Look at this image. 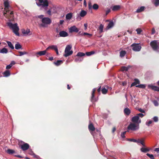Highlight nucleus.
I'll return each mask as SVG.
<instances>
[{
  "instance_id": "1",
  "label": "nucleus",
  "mask_w": 159,
  "mask_h": 159,
  "mask_svg": "<svg viewBox=\"0 0 159 159\" xmlns=\"http://www.w3.org/2000/svg\"><path fill=\"white\" fill-rule=\"evenodd\" d=\"M44 16L40 15L38 16V17L41 19L42 23L40 24V26L43 27H47L52 22L51 19L48 17H44Z\"/></svg>"
},
{
  "instance_id": "2",
  "label": "nucleus",
  "mask_w": 159,
  "mask_h": 159,
  "mask_svg": "<svg viewBox=\"0 0 159 159\" xmlns=\"http://www.w3.org/2000/svg\"><path fill=\"white\" fill-rule=\"evenodd\" d=\"M4 5L5 6V10L3 13L4 15L7 18L12 17L13 16V12L12 11H10L8 10V7L9 6V4L8 0H6L4 2Z\"/></svg>"
},
{
  "instance_id": "3",
  "label": "nucleus",
  "mask_w": 159,
  "mask_h": 159,
  "mask_svg": "<svg viewBox=\"0 0 159 159\" xmlns=\"http://www.w3.org/2000/svg\"><path fill=\"white\" fill-rule=\"evenodd\" d=\"M48 0H39V2H36L37 5L41 9L46 10L48 5Z\"/></svg>"
},
{
  "instance_id": "4",
  "label": "nucleus",
  "mask_w": 159,
  "mask_h": 159,
  "mask_svg": "<svg viewBox=\"0 0 159 159\" xmlns=\"http://www.w3.org/2000/svg\"><path fill=\"white\" fill-rule=\"evenodd\" d=\"M7 24L9 28L12 30L13 32L17 36H19L20 34L18 32L19 29L17 23L12 24L11 22H9Z\"/></svg>"
},
{
  "instance_id": "5",
  "label": "nucleus",
  "mask_w": 159,
  "mask_h": 159,
  "mask_svg": "<svg viewBox=\"0 0 159 159\" xmlns=\"http://www.w3.org/2000/svg\"><path fill=\"white\" fill-rule=\"evenodd\" d=\"M150 44L154 50L159 52V42L158 41L154 40L151 42Z\"/></svg>"
},
{
  "instance_id": "6",
  "label": "nucleus",
  "mask_w": 159,
  "mask_h": 159,
  "mask_svg": "<svg viewBox=\"0 0 159 159\" xmlns=\"http://www.w3.org/2000/svg\"><path fill=\"white\" fill-rule=\"evenodd\" d=\"M139 129V125L134 123H130L127 127V131H128L129 130L135 131L138 130Z\"/></svg>"
},
{
  "instance_id": "7",
  "label": "nucleus",
  "mask_w": 159,
  "mask_h": 159,
  "mask_svg": "<svg viewBox=\"0 0 159 159\" xmlns=\"http://www.w3.org/2000/svg\"><path fill=\"white\" fill-rule=\"evenodd\" d=\"M72 46L70 45L66 46L65 50V54L64 55V57H66L72 54L73 51L70 50Z\"/></svg>"
},
{
  "instance_id": "8",
  "label": "nucleus",
  "mask_w": 159,
  "mask_h": 159,
  "mask_svg": "<svg viewBox=\"0 0 159 159\" xmlns=\"http://www.w3.org/2000/svg\"><path fill=\"white\" fill-rule=\"evenodd\" d=\"M131 47L132 50L134 52L140 51L142 48L140 43H134L131 45Z\"/></svg>"
},
{
  "instance_id": "9",
  "label": "nucleus",
  "mask_w": 159,
  "mask_h": 159,
  "mask_svg": "<svg viewBox=\"0 0 159 159\" xmlns=\"http://www.w3.org/2000/svg\"><path fill=\"white\" fill-rule=\"evenodd\" d=\"M131 121L134 123L137 124V125H139L141 122V119L137 115L132 118Z\"/></svg>"
},
{
  "instance_id": "10",
  "label": "nucleus",
  "mask_w": 159,
  "mask_h": 159,
  "mask_svg": "<svg viewBox=\"0 0 159 159\" xmlns=\"http://www.w3.org/2000/svg\"><path fill=\"white\" fill-rule=\"evenodd\" d=\"M69 32L71 33L73 32H77L79 31V30L74 25L71 27L69 29Z\"/></svg>"
},
{
  "instance_id": "11",
  "label": "nucleus",
  "mask_w": 159,
  "mask_h": 159,
  "mask_svg": "<svg viewBox=\"0 0 159 159\" xmlns=\"http://www.w3.org/2000/svg\"><path fill=\"white\" fill-rule=\"evenodd\" d=\"M21 149L23 151H25L27 150L29 147V145L27 143H24L20 145Z\"/></svg>"
},
{
  "instance_id": "12",
  "label": "nucleus",
  "mask_w": 159,
  "mask_h": 159,
  "mask_svg": "<svg viewBox=\"0 0 159 159\" xmlns=\"http://www.w3.org/2000/svg\"><path fill=\"white\" fill-rule=\"evenodd\" d=\"M148 87L151 88L152 89L155 91L159 92V87L154 86L152 84H150L148 85Z\"/></svg>"
},
{
  "instance_id": "13",
  "label": "nucleus",
  "mask_w": 159,
  "mask_h": 159,
  "mask_svg": "<svg viewBox=\"0 0 159 159\" xmlns=\"http://www.w3.org/2000/svg\"><path fill=\"white\" fill-rule=\"evenodd\" d=\"M22 33L25 35H30L31 34H30V29L28 28L26 29H22Z\"/></svg>"
},
{
  "instance_id": "14",
  "label": "nucleus",
  "mask_w": 159,
  "mask_h": 159,
  "mask_svg": "<svg viewBox=\"0 0 159 159\" xmlns=\"http://www.w3.org/2000/svg\"><path fill=\"white\" fill-rule=\"evenodd\" d=\"M47 50H46L41 51L39 52H38L36 53V55L37 56V57H38L37 55H38L39 56H41L45 55L47 52Z\"/></svg>"
},
{
  "instance_id": "15",
  "label": "nucleus",
  "mask_w": 159,
  "mask_h": 159,
  "mask_svg": "<svg viewBox=\"0 0 159 159\" xmlns=\"http://www.w3.org/2000/svg\"><path fill=\"white\" fill-rule=\"evenodd\" d=\"M59 35L60 37H66L68 36V34L66 32L64 31H62L60 32Z\"/></svg>"
},
{
  "instance_id": "16",
  "label": "nucleus",
  "mask_w": 159,
  "mask_h": 159,
  "mask_svg": "<svg viewBox=\"0 0 159 159\" xmlns=\"http://www.w3.org/2000/svg\"><path fill=\"white\" fill-rule=\"evenodd\" d=\"M96 90V88H94L93 89V91L92 93V96H91V101L92 102H95L96 100L94 98V93L95 92V91Z\"/></svg>"
},
{
  "instance_id": "17",
  "label": "nucleus",
  "mask_w": 159,
  "mask_h": 159,
  "mask_svg": "<svg viewBox=\"0 0 159 159\" xmlns=\"http://www.w3.org/2000/svg\"><path fill=\"white\" fill-rule=\"evenodd\" d=\"M114 25V23L113 21H110L108 24V25L107 27V29H109L112 27Z\"/></svg>"
},
{
  "instance_id": "18",
  "label": "nucleus",
  "mask_w": 159,
  "mask_h": 159,
  "mask_svg": "<svg viewBox=\"0 0 159 159\" xmlns=\"http://www.w3.org/2000/svg\"><path fill=\"white\" fill-rule=\"evenodd\" d=\"M134 80V82L132 83L131 85V87L135 86L137 84H139L140 83V81L138 79H135Z\"/></svg>"
},
{
  "instance_id": "19",
  "label": "nucleus",
  "mask_w": 159,
  "mask_h": 159,
  "mask_svg": "<svg viewBox=\"0 0 159 159\" xmlns=\"http://www.w3.org/2000/svg\"><path fill=\"white\" fill-rule=\"evenodd\" d=\"M57 48V46L56 45H52L48 47L47 48L46 50H48L49 49H52L54 50L55 51Z\"/></svg>"
},
{
  "instance_id": "20",
  "label": "nucleus",
  "mask_w": 159,
  "mask_h": 159,
  "mask_svg": "<svg viewBox=\"0 0 159 159\" xmlns=\"http://www.w3.org/2000/svg\"><path fill=\"white\" fill-rule=\"evenodd\" d=\"M104 26L102 24H101L98 27V30L100 33H101L103 32Z\"/></svg>"
},
{
  "instance_id": "21",
  "label": "nucleus",
  "mask_w": 159,
  "mask_h": 159,
  "mask_svg": "<svg viewBox=\"0 0 159 159\" xmlns=\"http://www.w3.org/2000/svg\"><path fill=\"white\" fill-rule=\"evenodd\" d=\"M145 9V7L144 6H141L140 7H139L136 11V12L137 13L140 12L144 11Z\"/></svg>"
},
{
  "instance_id": "22",
  "label": "nucleus",
  "mask_w": 159,
  "mask_h": 159,
  "mask_svg": "<svg viewBox=\"0 0 159 159\" xmlns=\"http://www.w3.org/2000/svg\"><path fill=\"white\" fill-rule=\"evenodd\" d=\"M89 131H94L95 130V127L92 123L90 124L89 125Z\"/></svg>"
},
{
  "instance_id": "23",
  "label": "nucleus",
  "mask_w": 159,
  "mask_h": 159,
  "mask_svg": "<svg viewBox=\"0 0 159 159\" xmlns=\"http://www.w3.org/2000/svg\"><path fill=\"white\" fill-rule=\"evenodd\" d=\"M120 8L119 5H115L112 7V10L113 11H116L119 10Z\"/></svg>"
},
{
  "instance_id": "24",
  "label": "nucleus",
  "mask_w": 159,
  "mask_h": 159,
  "mask_svg": "<svg viewBox=\"0 0 159 159\" xmlns=\"http://www.w3.org/2000/svg\"><path fill=\"white\" fill-rule=\"evenodd\" d=\"M72 14L71 13H69L67 14L66 16V18L67 20H70L72 18Z\"/></svg>"
},
{
  "instance_id": "25",
  "label": "nucleus",
  "mask_w": 159,
  "mask_h": 159,
  "mask_svg": "<svg viewBox=\"0 0 159 159\" xmlns=\"http://www.w3.org/2000/svg\"><path fill=\"white\" fill-rule=\"evenodd\" d=\"M87 14V12L84 10H82L80 13V16L81 17H83Z\"/></svg>"
},
{
  "instance_id": "26",
  "label": "nucleus",
  "mask_w": 159,
  "mask_h": 159,
  "mask_svg": "<svg viewBox=\"0 0 159 159\" xmlns=\"http://www.w3.org/2000/svg\"><path fill=\"white\" fill-rule=\"evenodd\" d=\"M8 52L7 50V48H3L0 50V53H1L4 54L7 53Z\"/></svg>"
},
{
  "instance_id": "27",
  "label": "nucleus",
  "mask_w": 159,
  "mask_h": 159,
  "mask_svg": "<svg viewBox=\"0 0 159 159\" xmlns=\"http://www.w3.org/2000/svg\"><path fill=\"white\" fill-rule=\"evenodd\" d=\"M63 62V61L62 60H57L56 62H54V63L55 65L57 66H58L62 64Z\"/></svg>"
},
{
  "instance_id": "28",
  "label": "nucleus",
  "mask_w": 159,
  "mask_h": 159,
  "mask_svg": "<svg viewBox=\"0 0 159 159\" xmlns=\"http://www.w3.org/2000/svg\"><path fill=\"white\" fill-rule=\"evenodd\" d=\"M130 67V66H129L127 67L124 66H122L121 67V69L122 71H127L128 70Z\"/></svg>"
},
{
  "instance_id": "29",
  "label": "nucleus",
  "mask_w": 159,
  "mask_h": 159,
  "mask_svg": "<svg viewBox=\"0 0 159 159\" xmlns=\"http://www.w3.org/2000/svg\"><path fill=\"white\" fill-rule=\"evenodd\" d=\"M126 54V52L125 51H121L120 52V56L121 57H123L125 56Z\"/></svg>"
},
{
  "instance_id": "30",
  "label": "nucleus",
  "mask_w": 159,
  "mask_h": 159,
  "mask_svg": "<svg viewBox=\"0 0 159 159\" xmlns=\"http://www.w3.org/2000/svg\"><path fill=\"white\" fill-rule=\"evenodd\" d=\"M6 42L10 48L12 49H14V47L11 42L8 41H7Z\"/></svg>"
},
{
  "instance_id": "31",
  "label": "nucleus",
  "mask_w": 159,
  "mask_h": 159,
  "mask_svg": "<svg viewBox=\"0 0 159 159\" xmlns=\"http://www.w3.org/2000/svg\"><path fill=\"white\" fill-rule=\"evenodd\" d=\"M124 111L125 113L127 115H129L130 113V110L128 108H125L124 110Z\"/></svg>"
},
{
  "instance_id": "32",
  "label": "nucleus",
  "mask_w": 159,
  "mask_h": 159,
  "mask_svg": "<svg viewBox=\"0 0 159 159\" xmlns=\"http://www.w3.org/2000/svg\"><path fill=\"white\" fill-rule=\"evenodd\" d=\"M3 75L5 77H7L10 75V74L9 70H6L4 72Z\"/></svg>"
},
{
  "instance_id": "33",
  "label": "nucleus",
  "mask_w": 159,
  "mask_h": 159,
  "mask_svg": "<svg viewBox=\"0 0 159 159\" xmlns=\"http://www.w3.org/2000/svg\"><path fill=\"white\" fill-rule=\"evenodd\" d=\"M83 60V58L82 57H77L75 60V62H77L78 61H82Z\"/></svg>"
},
{
  "instance_id": "34",
  "label": "nucleus",
  "mask_w": 159,
  "mask_h": 159,
  "mask_svg": "<svg viewBox=\"0 0 159 159\" xmlns=\"http://www.w3.org/2000/svg\"><path fill=\"white\" fill-rule=\"evenodd\" d=\"M21 48V46L19 43H17L15 45V48L16 49Z\"/></svg>"
},
{
  "instance_id": "35",
  "label": "nucleus",
  "mask_w": 159,
  "mask_h": 159,
  "mask_svg": "<svg viewBox=\"0 0 159 159\" xmlns=\"http://www.w3.org/2000/svg\"><path fill=\"white\" fill-rule=\"evenodd\" d=\"M141 150L142 152H146L149 151V149L147 148H141Z\"/></svg>"
},
{
  "instance_id": "36",
  "label": "nucleus",
  "mask_w": 159,
  "mask_h": 159,
  "mask_svg": "<svg viewBox=\"0 0 159 159\" xmlns=\"http://www.w3.org/2000/svg\"><path fill=\"white\" fill-rule=\"evenodd\" d=\"M153 2L156 7L159 5V0H153Z\"/></svg>"
},
{
  "instance_id": "37",
  "label": "nucleus",
  "mask_w": 159,
  "mask_h": 159,
  "mask_svg": "<svg viewBox=\"0 0 159 159\" xmlns=\"http://www.w3.org/2000/svg\"><path fill=\"white\" fill-rule=\"evenodd\" d=\"M80 35L82 36L84 35H87L89 37H90L92 36V35L91 34H89L87 33L84 32L83 33L81 34Z\"/></svg>"
},
{
  "instance_id": "38",
  "label": "nucleus",
  "mask_w": 159,
  "mask_h": 159,
  "mask_svg": "<svg viewBox=\"0 0 159 159\" xmlns=\"http://www.w3.org/2000/svg\"><path fill=\"white\" fill-rule=\"evenodd\" d=\"M85 55V54L83 52H79L77 54L76 56L77 57H82L84 56Z\"/></svg>"
},
{
  "instance_id": "39",
  "label": "nucleus",
  "mask_w": 159,
  "mask_h": 159,
  "mask_svg": "<svg viewBox=\"0 0 159 159\" xmlns=\"http://www.w3.org/2000/svg\"><path fill=\"white\" fill-rule=\"evenodd\" d=\"M7 152L9 154H12L15 153V151L12 149H8L7 151Z\"/></svg>"
},
{
  "instance_id": "40",
  "label": "nucleus",
  "mask_w": 159,
  "mask_h": 159,
  "mask_svg": "<svg viewBox=\"0 0 159 159\" xmlns=\"http://www.w3.org/2000/svg\"><path fill=\"white\" fill-rule=\"evenodd\" d=\"M136 87L144 89L145 88L146 86L145 84H141L136 85Z\"/></svg>"
},
{
  "instance_id": "41",
  "label": "nucleus",
  "mask_w": 159,
  "mask_h": 159,
  "mask_svg": "<svg viewBox=\"0 0 159 159\" xmlns=\"http://www.w3.org/2000/svg\"><path fill=\"white\" fill-rule=\"evenodd\" d=\"M95 52L94 51H91L90 52H86L85 54L87 56H90L92 55Z\"/></svg>"
},
{
  "instance_id": "42",
  "label": "nucleus",
  "mask_w": 159,
  "mask_h": 159,
  "mask_svg": "<svg viewBox=\"0 0 159 159\" xmlns=\"http://www.w3.org/2000/svg\"><path fill=\"white\" fill-rule=\"evenodd\" d=\"M136 143H139L141 144L143 146H144V144L143 142V140H141L139 139H138L137 140V142H136Z\"/></svg>"
},
{
  "instance_id": "43",
  "label": "nucleus",
  "mask_w": 159,
  "mask_h": 159,
  "mask_svg": "<svg viewBox=\"0 0 159 159\" xmlns=\"http://www.w3.org/2000/svg\"><path fill=\"white\" fill-rule=\"evenodd\" d=\"M19 53H20V55H17V56H21L24 55L26 54H27V53L25 52H19Z\"/></svg>"
},
{
  "instance_id": "44",
  "label": "nucleus",
  "mask_w": 159,
  "mask_h": 159,
  "mask_svg": "<svg viewBox=\"0 0 159 159\" xmlns=\"http://www.w3.org/2000/svg\"><path fill=\"white\" fill-rule=\"evenodd\" d=\"M102 92L103 94H105L107 93V89H106L105 88H103L102 89Z\"/></svg>"
},
{
  "instance_id": "45",
  "label": "nucleus",
  "mask_w": 159,
  "mask_h": 159,
  "mask_svg": "<svg viewBox=\"0 0 159 159\" xmlns=\"http://www.w3.org/2000/svg\"><path fill=\"white\" fill-rule=\"evenodd\" d=\"M98 6L96 4H94L93 6V8L94 10H97L98 8Z\"/></svg>"
},
{
  "instance_id": "46",
  "label": "nucleus",
  "mask_w": 159,
  "mask_h": 159,
  "mask_svg": "<svg viewBox=\"0 0 159 159\" xmlns=\"http://www.w3.org/2000/svg\"><path fill=\"white\" fill-rule=\"evenodd\" d=\"M152 119L155 122H157L158 121V117L157 116H155Z\"/></svg>"
},
{
  "instance_id": "47",
  "label": "nucleus",
  "mask_w": 159,
  "mask_h": 159,
  "mask_svg": "<svg viewBox=\"0 0 159 159\" xmlns=\"http://www.w3.org/2000/svg\"><path fill=\"white\" fill-rule=\"evenodd\" d=\"M152 122V121L151 120H149L148 121H147L146 122V124L148 126H149L151 124Z\"/></svg>"
},
{
  "instance_id": "48",
  "label": "nucleus",
  "mask_w": 159,
  "mask_h": 159,
  "mask_svg": "<svg viewBox=\"0 0 159 159\" xmlns=\"http://www.w3.org/2000/svg\"><path fill=\"white\" fill-rule=\"evenodd\" d=\"M137 115L138 116H139V117L142 118L145 115L143 114L142 113H139L137 114Z\"/></svg>"
},
{
  "instance_id": "49",
  "label": "nucleus",
  "mask_w": 159,
  "mask_h": 159,
  "mask_svg": "<svg viewBox=\"0 0 159 159\" xmlns=\"http://www.w3.org/2000/svg\"><path fill=\"white\" fill-rule=\"evenodd\" d=\"M136 31L137 32V33L138 34H140L141 32L142 31V30L140 28H138L136 29Z\"/></svg>"
},
{
  "instance_id": "50",
  "label": "nucleus",
  "mask_w": 159,
  "mask_h": 159,
  "mask_svg": "<svg viewBox=\"0 0 159 159\" xmlns=\"http://www.w3.org/2000/svg\"><path fill=\"white\" fill-rule=\"evenodd\" d=\"M153 102L155 106H157L158 105V103L157 101L154 100L153 101Z\"/></svg>"
},
{
  "instance_id": "51",
  "label": "nucleus",
  "mask_w": 159,
  "mask_h": 159,
  "mask_svg": "<svg viewBox=\"0 0 159 159\" xmlns=\"http://www.w3.org/2000/svg\"><path fill=\"white\" fill-rule=\"evenodd\" d=\"M128 140H129V141L131 142H134L136 143V142H137V140L134 139H128Z\"/></svg>"
},
{
  "instance_id": "52",
  "label": "nucleus",
  "mask_w": 159,
  "mask_h": 159,
  "mask_svg": "<svg viewBox=\"0 0 159 159\" xmlns=\"http://www.w3.org/2000/svg\"><path fill=\"white\" fill-rule=\"evenodd\" d=\"M138 110L141 113H145V111L143 110L142 109V108H139L138 109Z\"/></svg>"
},
{
  "instance_id": "53",
  "label": "nucleus",
  "mask_w": 159,
  "mask_h": 159,
  "mask_svg": "<svg viewBox=\"0 0 159 159\" xmlns=\"http://www.w3.org/2000/svg\"><path fill=\"white\" fill-rule=\"evenodd\" d=\"M147 156L149 157L151 159L153 158V157H154L152 154H150L149 153H147Z\"/></svg>"
},
{
  "instance_id": "54",
  "label": "nucleus",
  "mask_w": 159,
  "mask_h": 159,
  "mask_svg": "<svg viewBox=\"0 0 159 159\" xmlns=\"http://www.w3.org/2000/svg\"><path fill=\"white\" fill-rule=\"evenodd\" d=\"M156 32V31L154 28H152V33L151 34H154Z\"/></svg>"
},
{
  "instance_id": "55",
  "label": "nucleus",
  "mask_w": 159,
  "mask_h": 159,
  "mask_svg": "<svg viewBox=\"0 0 159 159\" xmlns=\"http://www.w3.org/2000/svg\"><path fill=\"white\" fill-rule=\"evenodd\" d=\"M11 67L12 66L10 64L6 66V69H9L11 68Z\"/></svg>"
},
{
  "instance_id": "56",
  "label": "nucleus",
  "mask_w": 159,
  "mask_h": 159,
  "mask_svg": "<svg viewBox=\"0 0 159 159\" xmlns=\"http://www.w3.org/2000/svg\"><path fill=\"white\" fill-rule=\"evenodd\" d=\"M154 151L158 153L159 152V148H155Z\"/></svg>"
},
{
  "instance_id": "57",
  "label": "nucleus",
  "mask_w": 159,
  "mask_h": 159,
  "mask_svg": "<svg viewBox=\"0 0 159 159\" xmlns=\"http://www.w3.org/2000/svg\"><path fill=\"white\" fill-rule=\"evenodd\" d=\"M15 64V62L14 61H12L10 64L12 66L13 65Z\"/></svg>"
},
{
  "instance_id": "58",
  "label": "nucleus",
  "mask_w": 159,
  "mask_h": 159,
  "mask_svg": "<svg viewBox=\"0 0 159 159\" xmlns=\"http://www.w3.org/2000/svg\"><path fill=\"white\" fill-rule=\"evenodd\" d=\"M111 11V10L110 9H108L106 11V15L108 14Z\"/></svg>"
},
{
  "instance_id": "59",
  "label": "nucleus",
  "mask_w": 159,
  "mask_h": 159,
  "mask_svg": "<svg viewBox=\"0 0 159 159\" xmlns=\"http://www.w3.org/2000/svg\"><path fill=\"white\" fill-rule=\"evenodd\" d=\"M84 29L85 30H86L87 29V24L86 23H85L84 24Z\"/></svg>"
},
{
  "instance_id": "60",
  "label": "nucleus",
  "mask_w": 159,
  "mask_h": 159,
  "mask_svg": "<svg viewBox=\"0 0 159 159\" xmlns=\"http://www.w3.org/2000/svg\"><path fill=\"white\" fill-rule=\"evenodd\" d=\"M84 5L85 6H86L87 5V3H86V0H84Z\"/></svg>"
},
{
  "instance_id": "61",
  "label": "nucleus",
  "mask_w": 159,
  "mask_h": 159,
  "mask_svg": "<svg viewBox=\"0 0 159 159\" xmlns=\"http://www.w3.org/2000/svg\"><path fill=\"white\" fill-rule=\"evenodd\" d=\"M47 13L48 14L50 15L51 14V11L50 10H48L47 11Z\"/></svg>"
},
{
  "instance_id": "62",
  "label": "nucleus",
  "mask_w": 159,
  "mask_h": 159,
  "mask_svg": "<svg viewBox=\"0 0 159 159\" xmlns=\"http://www.w3.org/2000/svg\"><path fill=\"white\" fill-rule=\"evenodd\" d=\"M15 156V157H18L19 158H21L22 157V156H21L20 155H14Z\"/></svg>"
},
{
  "instance_id": "63",
  "label": "nucleus",
  "mask_w": 159,
  "mask_h": 159,
  "mask_svg": "<svg viewBox=\"0 0 159 159\" xmlns=\"http://www.w3.org/2000/svg\"><path fill=\"white\" fill-rule=\"evenodd\" d=\"M121 136L122 138H124L125 137V135L124 134H122V133H121Z\"/></svg>"
},
{
  "instance_id": "64",
  "label": "nucleus",
  "mask_w": 159,
  "mask_h": 159,
  "mask_svg": "<svg viewBox=\"0 0 159 159\" xmlns=\"http://www.w3.org/2000/svg\"><path fill=\"white\" fill-rule=\"evenodd\" d=\"M89 9H90L92 8V6L90 4H89Z\"/></svg>"
}]
</instances>
